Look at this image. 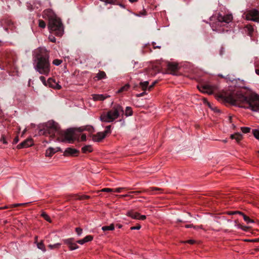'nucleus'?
Here are the masks:
<instances>
[{
    "label": "nucleus",
    "instance_id": "nucleus-1",
    "mask_svg": "<svg viewBox=\"0 0 259 259\" xmlns=\"http://www.w3.org/2000/svg\"><path fill=\"white\" fill-rule=\"evenodd\" d=\"M224 99L227 102L247 108L253 111H259V96L251 94L249 96H245L242 90H237L233 92L225 93Z\"/></svg>",
    "mask_w": 259,
    "mask_h": 259
},
{
    "label": "nucleus",
    "instance_id": "nucleus-2",
    "mask_svg": "<svg viewBox=\"0 0 259 259\" xmlns=\"http://www.w3.org/2000/svg\"><path fill=\"white\" fill-rule=\"evenodd\" d=\"M47 50L39 48L35 50L34 55L33 67L40 74L48 76L51 71V64Z\"/></svg>",
    "mask_w": 259,
    "mask_h": 259
},
{
    "label": "nucleus",
    "instance_id": "nucleus-3",
    "mask_svg": "<svg viewBox=\"0 0 259 259\" xmlns=\"http://www.w3.org/2000/svg\"><path fill=\"white\" fill-rule=\"evenodd\" d=\"M42 17L49 21L48 28L50 31L54 32L56 35L61 36L63 33L62 23L57 15L51 9L44 11Z\"/></svg>",
    "mask_w": 259,
    "mask_h": 259
},
{
    "label": "nucleus",
    "instance_id": "nucleus-4",
    "mask_svg": "<svg viewBox=\"0 0 259 259\" xmlns=\"http://www.w3.org/2000/svg\"><path fill=\"white\" fill-rule=\"evenodd\" d=\"M123 112L122 107L119 105H116L107 113L101 114L100 118L103 122H111L117 119L120 114Z\"/></svg>",
    "mask_w": 259,
    "mask_h": 259
},
{
    "label": "nucleus",
    "instance_id": "nucleus-5",
    "mask_svg": "<svg viewBox=\"0 0 259 259\" xmlns=\"http://www.w3.org/2000/svg\"><path fill=\"white\" fill-rule=\"evenodd\" d=\"M74 134V131L72 129H69L64 132L60 131V134H58V135H63L64 136V138L62 139H59L58 138V141L62 142H67L69 143H72L75 139Z\"/></svg>",
    "mask_w": 259,
    "mask_h": 259
},
{
    "label": "nucleus",
    "instance_id": "nucleus-6",
    "mask_svg": "<svg viewBox=\"0 0 259 259\" xmlns=\"http://www.w3.org/2000/svg\"><path fill=\"white\" fill-rule=\"evenodd\" d=\"M246 19L259 22V12L256 9L249 11L245 15Z\"/></svg>",
    "mask_w": 259,
    "mask_h": 259
},
{
    "label": "nucleus",
    "instance_id": "nucleus-7",
    "mask_svg": "<svg viewBox=\"0 0 259 259\" xmlns=\"http://www.w3.org/2000/svg\"><path fill=\"white\" fill-rule=\"evenodd\" d=\"M46 127L49 133H54V135H55V134H60V131L59 130V126L58 123L54 121H48L46 124Z\"/></svg>",
    "mask_w": 259,
    "mask_h": 259
},
{
    "label": "nucleus",
    "instance_id": "nucleus-8",
    "mask_svg": "<svg viewBox=\"0 0 259 259\" xmlns=\"http://www.w3.org/2000/svg\"><path fill=\"white\" fill-rule=\"evenodd\" d=\"M198 88L200 92L210 95L213 93L216 87L209 84H205L199 86Z\"/></svg>",
    "mask_w": 259,
    "mask_h": 259
},
{
    "label": "nucleus",
    "instance_id": "nucleus-9",
    "mask_svg": "<svg viewBox=\"0 0 259 259\" xmlns=\"http://www.w3.org/2000/svg\"><path fill=\"white\" fill-rule=\"evenodd\" d=\"M218 20L220 22H225L226 23H229L233 20V16L231 14H228L226 15H222L219 14L218 16Z\"/></svg>",
    "mask_w": 259,
    "mask_h": 259
},
{
    "label": "nucleus",
    "instance_id": "nucleus-10",
    "mask_svg": "<svg viewBox=\"0 0 259 259\" xmlns=\"http://www.w3.org/2000/svg\"><path fill=\"white\" fill-rule=\"evenodd\" d=\"M33 142L32 139L31 138H28L21 143L20 144L18 145L17 147L18 149L27 148L33 145Z\"/></svg>",
    "mask_w": 259,
    "mask_h": 259
},
{
    "label": "nucleus",
    "instance_id": "nucleus-11",
    "mask_svg": "<svg viewBox=\"0 0 259 259\" xmlns=\"http://www.w3.org/2000/svg\"><path fill=\"white\" fill-rule=\"evenodd\" d=\"M106 137L105 133L104 132H99L96 135L92 136V139L95 142H100L102 140Z\"/></svg>",
    "mask_w": 259,
    "mask_h": 259
},
{
    "label": "nucleus",
    "instance_id": "nucleus-12",
    "mask_svg": "<svg viewBox=\"0 0 259 259\" xmlns=\"http://www.w3.org/2000/svg\"><path fill=\"white\" fill-rule=\"evenodd\" d=\"M48 83L49 84V87L53 88L55 89L60 90L61 88V86L52 78H49L48 79Z\"/></svg>",
    "mask_w": 259,
    "mask_h": 259
},
{
    "label": "nucleus",
    "instance_id": "nucleus-13",
    "mask_svg": "<svg viewBox=\"0 0 259 259\" xmlns=\"http://www.w3.org/2000/svg\"><path fill=\"white\" fill-rule=\"evenodd\" d=\"M78 152V151L75 149H73L72 148H68L65 149V150L64 152V155L66 156H74Z\"/></svg>",
    "mask_w": 259,
    "mask_h": 259
},
{
    "label": "nucleus",
    "instance_id": "nucleus-14",
    "mask_svg": "<svg viewBox=\"0 0 259 259\" xmlns=\"http://www.w3.org/2000/svg\"><path fill=\"white\" fill-rule=\"evenodd\" d=\"M94 101H103L105 99L110 97V96L105 95L103 94H94L92 95Z\"/></svg>",
    "mask_w": 259,
    "mask_h": 259
},
{
    "label": "nucleus",
    "instance_id": "nucleus-15",
    "mask_svg": "<svg viewBox=\"0 0 259 259\" xmlns=\"http://www.w3.org/2000/svg\"><path fill=\"white\" fill-rule=\"evenodd\" d=\"M93 239V237L91 235H88L85 236L82 239L79 240L77 242L81 245L85 243L91 241Z\"/></svg>",
    "mask_w": 259,
    "mask_h": 259
},
{
    "label": "nucleus",
    "instance_id": "nucleus-16",
    "mask_svg": "<svg viewBox=\"0 0 259 259\" xmlns=\"http://www.w3.org/2000/svg\"><path fill=\"white\" fill-rule=\"evenodd\" d=\"M126 215L131 217L134 219L138 220V218L140 216V213L138 212H134L133 210H130L126 212Z\"/></svg>",
    "mask_w": 259,
    "mask_h": 259
},
{
    "label": "nucleus",
    "instance_id": "nucleus-17",
    "mask_svg": "<svg viewBox=\"0 0 259 259\" xmlns=\"http://www.w3.org/2000/svg\"><path fill=\"white\" fill-rule=\"evenodd\" d=\"M57 151V150H56L54 148L50 147L46 150V156L47 157H51Z\"/></svg>",
    "mask_w": 259,
    "mask_h": 259
},
{
    "label": "nucleus",
    "instance_id": "nucleus-18",
    "mask_svg": "<svg viewBox=\"0 0 259 259\" xmlns=\"http://www.w3.org/2000/svg\"><path fill=\"white\" fill-rule=\"evenodd\" d=\"M231 138L235 139L237 142H239L242 139V135L239 133H236L231 135Z\"/></svg>",
    "mask_w": 259,
    "mask_h": 259
},
{
    "label": "nucleus",
    "instance_id": "nucleus-19",
    "mask_svg": "<svg viewBox=\"0 0 259 259\" xmlns=\"http://www.w3.org/2000/svg\"><path fill=\"white\" fill-rule=\"evenodd\" d=\"M102 230L105 232L107 231H112L114 230V226L113 224H110V226H105L102 227Z\"/></svg>",
    "mask_w": 259,
    "mask_h": 259
},
{
    "label": "nucleus",
    "instance_id": "nucleus-20",
    "mask_svg": "<svg viewBox=\"0 0 259 259\" xmlns=\"http://www.w3.org/2000/svg\"><path fill=\"white\" fill-rule=\"evenodd\" d=\"M37 247L39 249L42 250L44 252H46V247L42 241H41L40 242L37 243Z\"/></svg>",
    "mask_w": 259,
    "mask_h": 259
},
{
    "label": "nucleus",
    "instance_id": "nucleus-21",
    "mask_svg": "<svg viewBox=\"0 0 259 259\" xmlns=\"http://www.w3.org/2000/svg\"><path fill=\"white\" fill-rule=\"evenodd\" d=\"M106 73L104 71H100L97 74L96 77L98 79H101L106 77Z\"/></svg>",
    "mask_w": 259,
    "mask_h": 259
},
{
    "label": "nucleus",
    "instance_id": "nucleus-22",
    "mask_svg": "<svg viewBox=\"0 0 259 259\" xmlns=\"http://www.w3.org/2000/svg\"><path fill=\"white\" fill-rule=\"evenodd\" d=\"M130 87V85L129 84H126L125 85L122 87L120 89H119L117 93H120L122 92L126 91L128 90Z\"/></svg>",
    "mask_w": 259,
    "mask_h": 259
},
{
    "label": "nucleus",
    "instance_id": "nucleus-23",
    "mask_svg": "<svg viewBox=\"0 0 259 259\" xmlns=\"http://www.w3.org/2000/svg\"><path fill=\"white\" fill-rule=\"evenodd\" d=\"M83 131H88L91 133H92L94 132V128L92 126H89V125L87 126L84 128H79V132H82Z\"/></svg>",
    "mask_w": 259,
    "mask_h": 259
},
{
    "label": "nucleus",
    "instance_id": "nucleus-24",
    "mask_svg": "<svg viewBox=\"0 0 259 259\" xmlns=\"http://www.w3.org/2000/svg\"><path fill=\"white\" fill-rule=\"evenodd\" d=\"M148 84H149V82L147 81H144V82H141L140 83V85L143 90L145 91L147 89V88H148Z\"/></svg>",
    "mask_w": 259,
    "mask_h": 259
},
{
    "label": "nucleus",
    "instance_id": "nucleus-25",
    "mask_svg": "<svg viewBox=\"0 0 259 259\" xmlns=\"http://www.w3.org/2000/svg\"><path fill=\"white\" fill-rule=\"evenodd\" d=\"M168 69L171 71H175L178 69V65L176 64H169L168 65Z\"/></svg>",
    "mask_w": 259,
    "mask_h": 259
},
{
    "label": "nucleus",
    "instance_id": "nucleus-26",
    "mask_svg": "<svg viewBox=\"0 0 259 259\" xmlns=\"http://www.w3.org/2000/svg\"><path fill=\"white\" fill-rule=\"evenodd\" d=\"M92 151V148L91 146H85L82 148V151L83 153H86L88 152H91Z\"/></svg>",
    "mask_w": 259,
    "mask_h": 259
},
{
    "label": "nucleus",
    "instance_id": "nucleus-27",
    "mask_svg": "<svg viewBox=\"0 0 259 259\" xmlns=\"http://www.w3.org/2000/svg\"><path fill=\"white\" fill-rule=\"evenodd\" d=\"M73 242V238H68L67 239L64 240V243L66 244H67L69 247L71 245Z\"/></svg>",
    "mask_w": 259,
    "mask_h": 259
},
{
    "label": "nucleus",
    "instance_id": "nucleus-28",
    "mask_svg": "<svg viewBox=\"0 0 259 259\" xmlns=\"http://www.w3.org/2000/svg\"><path fill=\"white\" fill-rule=\"evenodd\" d=\"M252 133L254 137L257 140H259V130L254 129L252 130Z\"/></svg>",
    "mask_w": 259,
    "mask_h": 259
},
{
    "label": "nucleus",
    "instance_id": "nucleus-29",
    "mask_svg": "<svg viewBox=\"0 0 259 259\" xmlns=\"http://www.w3.org/2000/svg\"><path fill=\"white\" fill-rule=\"evenodd\" d=\"M133 112L131 107H126L125 109V115L126 116H131L132 115Z\"/></svg>",
    "mask_w": 259,
    "mask_h": 259
},
{
    "label": "nucleus",
    "instance_id": "nucleus-30",
    "mask_svg": "<svg viewBox=\"0 0 259 259\" xmlns=\"http://www.w3.org/2000/svg\"><path fill=\"white\" fill-rule=\"evenodd\" d=\"M60 246H61V244L59 243H56V244H53V245L50 244V245H48V247L50 249H55V248H58L60 247Z\"/></svg>",
    "mask_w": 259,
    "mask_h": 259
},
{
    "label": "nucleus",
    "instance_id": "nucleus-31",
    "mask_svg": "<svg viewBox=\"0 0 259 259\" xmlns=\"http://www.w3.org/2000/svg\"><path fill=\"white\" fill-rule=\"evenodd\" d=\"M246 28L247 29L248 31V34L249 35L251 36L252 33L253 31V28L252 26L251 25H247L246 26Z\"/></svg>",
    "mask_w": 259,
    "mask_h": 259
},
{
    "label": "nucleus",
    "instance_id": "nucleus-32",
    "mask_svg": "<svg viewBox=\"0 0 259 259\" xmlns=\"http://www.w3.org/2000/svg\"><path fill=\"white\" fill-rule=\"evenodd\" d=\"M243 217L244 220L247 223H253L254 222L253 220H251L248 217L245 215L243 214L242 215Z\"/></svg>",
    "mask_w": 259,
    "mask_h": 259
},
{
    "label": "nucleus",
    "instance_id": "nucleus-33",
    "mask_svg": "<svg viewBox=\"0 0 259 259\" xmlns=\"http://www.w3.org/2000/svg\"><path fill=\"white\" fill-rule=\"evenodd\" d=\"M38 26L41 28H45L46 26V23L42 20H38Z\"/></svg>",
    "mask_w": 259,
    "mask_h": 259
},
{
    "label": "nucleus",
    "instance_id": "nucleus-34",
    "mask_svg": "<svg viewBox=\"0 0 259 259\" xmlns=\"http://www.w3.org/2000/svg\"><path fill=\"white\" fill-rule=\"evenodd\" d=\"M241 130L243 133H248L250 131V128L248 127H242Z\"/></svg>",
    "mask_w": 259,
    "mask_h": 259
},
{
    "label": "nucleus",
    "instance_id": "nucleus-35",
    "mask_svg": "<svg viewBox=\"0 0 259 259\" xmlns=\"http://www.w3.org/2000/svg\"><path fill=\"white\" fill-rule=\"evenodd\" d=\"M78 248V246L76 244V243L73 242L72 245L69 246V249L71 250H73Z\"/></svg>",
    "mask_w": 259,
    "mask_h": 259
},
{
    "label": "nucleus",
    "instance_id": "nucleus-36",
    "mask_svg": "<svg viewBox=\"0 0 259 259\" xmlns=\"http://www.w3.org/2000/svg\"><path fill=\"white\" fill-rule=\"evenodd\" d=\"M42 216L44 218V219H45L46 221H48V222H51V220L50 218V217H49V216H48L46 213H43L42 214Z\"/></svg>",
    "mask_w": 259,
    "mask_h": 259
},
{
    "label": "nucleus",
    "instance_id": "nucleus-37",
    "mask_svg": "<svg viewBox=\"0 0 259 259\" xmlns=\"http://www.w3.org/2000/svg\"><path fill=\"white\" fill-rule=\"evenodd\" d=\"M75 231L78 236H80L82 234V230L80 228H76L75 229Z\"/></svg>",
    "mask_w": 259,
    "mask_h": 259
},
{
    "label": "nucleus",
    "instance_id": "nucleus-38",
    "mask_svg": "<svg viewBox=\"0 0 259 259\" xmlns=\"http://www.w3.org/2000/svg\"><path fill=\"white\" fill-rule=\"evenodd\" d=\"M62 62V61L60 60H58V59H56V60H54L53 62V63L55 65H60Z\"/></svg>",
    "mask_w": 259,
    "mask_h": 259
},
{
    "label": "nucleus",
    "instance_id": "nucleus-39",
    "mask_svg": "<svg viewBox=\"0 0 259 259\" xmlns=\"http://www.w3.org/2000/svg\"><path fill=\"white\" fill-rule=\"evenodd\" d=\"M39 79L41 81L43 84L45 85H47V82L46 81V78L44 76H40L39 77Z\"/></svg>",
    "mask_w": 259,
    "mask_h": 259
},
{
    "label": "nucleus",
    "instance_id": "nucleus-40",
    "mask_svg": "<svg viewBox=\"0 0 259 259\" xmlns=\"http://www.w3.org/2000/svg\"><path fill=\"white\" fill-rule=\"evenodd\" d=\"M101 191L106 192H113V189L111 188H104L101 190Z\"/></svg>",
    "mask_w": 259,
    "mask_h": 259
},
{
    "label": "nucleus",
    "instance_id": "nucleus-41",
    "mask_svg": "<svg viewBox=\"0 0 259 259\" xmlns=\"http://www.w3.org/2000/svg\"><path fill=\"white\" fill-rule=\"evenodd\" d=\"M27 204V203H15V204H12V205H11V206L12 207H17V206H23V205H25Z\"/></svg>",
    "mask_w": 259,
    "mask_h": 259
},
{
    "label": "nucleus",
    "instance_id": "nucleus-42",
    "mask_svg": "<svg viewBox=\"0 0 259 259\" xmlns=\"http://www.w3.org/2000/svg\"><path fill=\"white\" fill-rule=\"evenodd\" d=\"M110 127H111V125H108V126H106V130L104 132V133H105L106 135L107 134H109L110 133Z\"/></svg>",
    "mask_w": 259,
    "mask_h": 259
},
{
    "label": "nucleus",
    "instance_id": "nucleus-43",
    "mask_svg": "<svg viewBox=\"0 0 259 259\" xmlns=\"http://www.w3.org/2000/svg\"><path fill=\"white\" fill-rule=\"evenodd\" d=\"M229 214H239L241 215H243V213L242 212L239 211H232V212L229 213Z\"/></svg>",
    "mask_w": 259,
    "mask_h": 259
},
{
    "label": "nucleus",
    "instance_id": "nucleus-44",
    "mask_svg": "<svg viewBox=\"0 0 259 259\" xmlns=\"http://www.w3.org/2000/svg\"><path fill=\"white\" fill-rule=\"evenodd\" d=\"M123 189V188H117L115 189H113V192H116V193H119L121 192V190H122Z\"/></svg>",
    "mask_w": 259,
    "mask_h": 259
},
{
    "label": "nucleus",
    "instance_id": "nucleus-45",
    "mask_svg": "<svg viewBox=\"0 0 259 259\" xmlns=\"http://www.w3.org/2000/svg\"><path fill=\"white\" fill-rule=\"evenodd\" d=\"M1 141L4 144H6L7 143L6 140L5 139V137L4 135L2 136V138L1 139Z\"/></svg>",
    "mask_w": 259,
    "mask_h": 259
},
{
    "label": "nucleus",
    "instance_id": "nucleus-46",
    "mask_svg": "<svg viewBox=\"0 0 259 259\" xmlns=\"http://www.w3.org/2000/svg\"><path fill=\"white\" fill-rule=\"evenodd\" d=\"M146 219V216L145 215H141L140 214V216L138 218L139 220H144Z\"/></svg>",
    "mask_w": 259,
    "mask_h": 259
},
{
    "label": "nucleus",
    "instance_id": "nucleus-47",
    "mask_svg": "<svg viewBox=\"0 0 259 259\" xmlns=\"http://www.w3.org/2000/svg\"><path fill=\"white\" fill-rule=\"evenodd\" d=\"M49 39H50V40L52 42H55L56 41V38L54 36H50L49 37Z\"/></svg>",
    "mask_w": 259,
    "mask_h": 259
},
{
    "label": "nucleus",
    "instance_id": "nucleus-48",
    "mask_svg": "<svg viewBox=\"0 0 259 259\" xmlns=\"http://www.w3.org/2000/svg\"><path fill=\"white\" fill-rule=\"evenodd\" d=\"M141 228V226L140 225L135 226V227H132L131 228V230H139Z\"/></svg>",
    "mask_w": 259,
    "mask_h": 259
},
{
    "label": "nucleus",
    "instance_id": "nucleus-49",
    "mask_svg": "<svg viewBox=\"0 0 259 259\" xmlns=\"http://www.w3.org/2000/svg\"><path fill=\"white\" fill-rule=\"evenodd\" d=\"M186 242L192 244L195 242V241L193 239H190V240H189L184 242V243H186Z\"/></svg>",
    "mask_w": 259,
    "mask_h": 259
},
{
    "label": "nucleus",
    "instance_id": "nucleus-50",
    "mask_svg": "<svg viewBox=\"0 0 259 259\" xmlns=\"http://www.w3.org/2000/svg\"><path fill=\"white\" fill-rule=\"evenodd\" d=\"M147 94L146 92L145 91L140 93V94H138L136 95V96L137 97H142L144 95Z\"/></svg>",
    "mask_w": 259,
    "mask_h": 259
},
{
    "label": "nucleus",
    "instance_id": "nucleus-51",
    "mask_svg": "<svg viewBox=\"0 0 259 259\" xmlns=\"http://www.w3.org/2000/svg\"><path fill=\"white\" fill-rule=\"evenodd\" d=\"M81 141H85L86 140V135L84 134H82L81 136Z\"/></svg>",
    "mask_w": 259,
    "mask_h": 259
},
{
    "label": "nucleus",
    "instance_id": "nucleus-52",
    "mask_svg": "<svg viewBox=\"0 0 259 259\" xmlns=\"http://www.w3.org/2000/svg\"><path fill=\"white\" fill-rule=\"evenodd\" d=\"M156 83V81H154L151 85L148 87V90H150L155 84Z\"/></svg>",
    "mask_w": 259,
    "mask_h": 259
},
{
    "label": "nucleus",
    "instance_id": "nucleus-53",
    "mask_svg": "<svg viewBox=\"0 0 259 259\" xmlns=\"http://www.w3.org/2000/svg\"><path fill=\"white\" fill-rule=\"evenodd\" d=\"M141 191H132V192H130L129 193L130 194H136V195H138L140 193H141Z\"/></svg>",
    "mask_w": 259,
    "mask_h": 259
},
{
    "label": "nucleus",
    "instance_id": "nucleus-54",
    "mask_svg": "<svg viewBox=\"0 0 259 259\" xmlns=\"http://www.w3.org/2000/svg\"><path fill=\"white\" fill-rule=\"evenodd\" d=\"M19 141V138H18V137H16L15 138V139H14V141H13V143L14 144H16L18 143V142Z\"/></svg>",
    "mask_w": 259,
    "mask_h": 259
},
{
    "label": "nucleus",
    "instance_id": "nucleus-55",
    "mask_svg": "<svg viewBox=\"0 0 259 259\" xmlns=\"http://www.w3.org/2000/svg\"><path fill=\"white\" fill-rule=\"evenodd\" d=\"M235 226L238 228H241V227L242 226L241 225H240L239 224H237L236 221L235 222Z\"/></svg>",
    "mask_w": 259,
    "mask_h": 259
},
{
    "label": "nucleus",
    "instance_id": "nucleus-56",
    "mask_svg": "<svg viewBox=\"0 0 259 259\" xmlns=\"http://www.w3.org/2000/svg\"><path fill=\"white\" fill-rule=\"evenodd\" d=\"M204 103H207V105L209 106V107H210V108H211L212 109L214 110V109H213L212 108H211V105H210V104L209 102H208L206 100V99H204Z\"/></svg>",
    "mask_w": 259,
    "mask_h": 259
},
{
    "label": "nucleus",
    "instance_id": "nucleus-57",
    "mask_svg": "<svg viewBox=\"0 0 259 259\" xmlns=\"http://www.w3.org/2000/svg\"><path fill=\"white\" fill-rule=\"evenodd\" d=\"M248 228L247 227H245V226H242L241 228V229L244 231H247Z\"/></svg>",
    "mask_w": 259,
    "mask_h": 259
},
{
    "label": "nucleus",
    "instance_id": "nucleus-58",
    "mask_svg": "<svg viewBox=\"0 0 259 259\" xmlns=\"http://www.w3.org/2000/svg\"><path fill=\"white\" fill-rule=\"evenodd\" d=\"M114 1H104L105 2V5H107V4H111Z\"/></svg>",
    "mask_w": 259,
    "mask_h": 259
},
{
    "label": "nucleus",
    "instance_id": "nucleus-59",
    "mask_svg": "<svg viewBox=\"0 0 259 259\" xmlns=\"http://www.w3.org/2000/svg\"><path fill=\"white\" fill-rule=\"evenodd\" d=\"M193 226L192 225H187L185 226V227L187 228H193Z\"/></svg>",
    "mask_w": 259,
    "mask_h": 259
},
{
    "label": "nucleus",
    "instance_id": "nucleus-60",
    "mask_svg": "<svg viewBox=\"0 0 259 259\" xmlns=\"http://www.w3.org/2000/svg\"><path fill=\"white\" fill-rule=\"evenodd\" d=\"M128 196H130L129 194H125V195H120V197H125Z\"/></svg>",
    "mask_w": 259,
    "mask_h": 259
},
{
    "label": "nucleus",
    "instance_id": "nucleus-61",
    "mask_svg": "<svg viewBox=\"0 0 259 259\" xmlns=\"http://www.w3.org/2000/svg\"><path fill=\"white\" fill-rule=\"evenodd\" d=\"M193 228L194 229H199V228H201V227H200V226H193Z\"/></svg>",
    "mask_w": 259,
    "mask_h": 259
},
{
    "label": "nucleus",
    "instance_id": "nucleus-62",
    "mask_svg": "<svg viewBox=\"0 0 259 259\" xmlns=\"http://www.w3.org/2000/svg\"><path fill=\"white\" fill-rule=\"evenodd\" d=\"M29 5L32 6V4L31 3L28 4L27 7H28V9H30V10L33 9L32 7L29 8Z\"/></svg>",
    "mask_w": 259,
    "mask_h": 259
},
{
    "label": "nucleus",
    "instance_id": "nucleus-63",
    "mask_svg": "<svg viewBox=\"0 0 259 259\" xmlns=\"http://www.w3.org/2000/svg\"><path fill=\"white\" fill-rule=\"evenodd\" d=\"M251 241H253V242H257V241H259V238H257V239H253V240H252Z\"/></svg>",
    "mask_w": 259,
    "mask_h": 259
},
{
    "label": "nucleus",
    "instance_id": "nucleus-64",
    "mask_svg": "<svg viewBox=\"0 0 259 259\" xmlns=\"http://www.w3.org/2000/svg\"><path fill=\"white\" fill-rule=\"evenodd\" d=\"M255 72L257 74L259 75V69L255 70Z\"/></svg>",
    "mask_w": 259,
    "mask_h": 259
}]
</instances>
